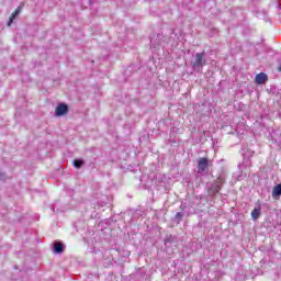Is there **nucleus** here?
I'll use <instances>...</instances> for the list:
<instances>
[{
  "mask_svg": "<svg viewBox=\"0 0 281 281\" xmlns=\"http://www.w3.org/2000/svg\"><path fill=\"white\" fill-rule=\"evenodd\" d=\"M68 112H69V106H67V104L65 103L58 104L57 108L55 109L56 117H63V115H67Z\"/></svg>",
  "mask_w": 281,
  "mask_h": 281,
  "instance_id": "nucleus-1",
  "label": "nucleus"
},
{
  "mask_svg": "<svg viewBox=\"0 0 281 281\" xmlns=\"http://www.w3.org/2000/svg\"><path fill=\"white\" fill-rule=\"evenodd\" d=\"M205 65V60H203V53L195 54V61L193 63V69H201Z\"/></svg>",
  "mask_w": 281,
  "mask_h": 281,
  "instance_id": "nucleus-2",
  "label": "nucleus"
},
{
  "mask_svg": "<svg viewBox=\"0 0 281 281\" xmlns=\"http://www.w3.org/2000/svg\"><path fill=\"white\" fill-rule=\"evenodd\" d=\"M210 166V160L207 158H200L198 160V172H205Z\"/></svg>",
  "mask_w": 281,
  "mask_h": 281,
  "instance_id": "nucleus-3",
  "label": "nucleus"
},
{
  "mask_svg": "<svg viewBox=\"0 0 281 281\" xmlns=\"http://www.w3.org/2000/svg\"><path fill=\"white\" fill-rule=\"evenodd\" d=\"M267 80H269V77H267V74L265 72L258 74L255 78V82H257V85H265Z\"/></svg>",
  "mask_w": 281,
  "mask_h": 281,
  "instance_id": "nucleus-4",
  "label": "nucleus"
},
{
  "mask_svg": "<svg viewBox=\"0 0 281 281\" xmlns=\"http://www.w3.org/2000/svg\"><path fill=\"white\" fill-rule=\"evenodd\" d=\"M260 214H261V209H260V206H258L251 211V218L254 221H258V218H260Z\"/></svg>",
  "mask_w": 281,
  "mask_h": 281,
  "instance_id": "nucleus-5",
  "label": "nucleus"
},
{
  "mask_svg": "<svg viewBox=\"0 0 281 281\" xmlns=\"http://www.w3.org/2000/svg\"><path fill=\"white\" fill-rule=\"evenodd\" d=\"M221 192V186L216 184V182L209 189V193L214 195Z\"/></svg>",
  "mask_w": 281,
  "mask_h": 281,
  "instance_id": "nucleus-6",
  "label": "nucleus"
},
{
  "mask_svg": "<svg viewBox=\"0 0 281 281\" xmlns=\"http://www.w3.org/2000/svg\"><path fill=\"white\" fill-rule=\"evenodd\" d=\"M272 196L276 199V196H281V184H278L272 190Z\"/></svg>",
  "mask_w": 281,
  "mask_h": 281,
  "instance_id": "nucleus-7",
  "label": "nucleus"
},
{
  "mask_svg": "<svg viewBox=\"0 0 281 281\" xmlns=\"http://www.w3.org/2000/svg\"><path fill=\"white\" fill-rule=\"evenodd\" d=\"M54 252L55 254H63V245L59 241L54 244Z\"/></svg>",
  "mask_w": 281,
  "mask_h": 281,
  "instance_id": "nucleus-8",
  "label": "nucleus"
},
{
  "mask_svg": "<svg viewBox=\"0 0 281 281\" xmlns=\"http://www.w3.org/2000/svg\"><path fill=\"white\" fill-rule=\"evenodd\" d=\"M20 12H21V8H18V9L12 13V15H11V18H10L9 25H12V21H14V20L16 19V16H19Z\"/></svg>",
  "mask_w": 281,
  "mask_h": 281,
  "instance_id": "nucleus-9",
  "label": "nucleus"
},
{
  "mask_svg": "<svg viewBox=\"0 0 281 281\" xmlns=\"http://www.w3.org/2000/svg\"><path fill=\"white\" fill-rule=\"evenodd\" d=\"M74 166H75V168H82V166H85V160L76 159V160H74Z\"/></svg>",
  "mask_w": 281,
  "mask_h": 281,
  "instance_id": "nucleus-10",
  "label": "nucleus"
},
{
  "mask_svg": "<svg viewBox=\"0 0 281 281\" xmlns=\"http://www.w3.org/2000/svg\"><path fill=\"white\" fill-rule=\"evenodd\" d=\"M223 183H225V177L218 176L217 179L215 180V184L222 188Z\"/></svg>",
  "mask_w": 281,
  "mask_h": 281,
  "instance_id": "nucleus-11",
  "label": "nucleus"
},
{
  "mask_svg": "<svg viewBox=\"0 0 281 281\" xmlns=\"http://www.w3.org/2000/svg\"><path fill=\"white\" fill-rule=\"evenodd\" d=\"M0 179H3V172H0Z\"/></svg>",
  "mask_w": 281,
  "mask_h": 281,
  "instance_id": "nucleus-12",
  "label": "nucleus"
}]
</instances>
